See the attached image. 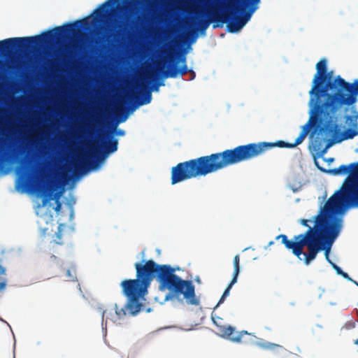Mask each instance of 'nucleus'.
Segmentation results:
<instances>
[{
  "mask_svg": "<svg viewBox=\"0 0 358 358\" xmlns=\"http://www.w3.org/2000/svg\"><path fill=\"white\" fill-rule=\"evenodd\" d=\"M308 105L309 120L302 127V130L294 143L283 141L252 143L180 162L171 169V184L175 185L198 176H205L230 165L256 157L275 147L293 148L303 141L311 127H315V130L326 135L338 133L341 130L340 126L336 124L338 110L324 106L322 103L313 101L311 99H309Z\"/></svg>",
  "mask_w": 358,
  "mask_h": 358,
  "instance_id": "1",
  "label": "nucleus"
},
{
  "mask_svg": "<svg viewBox=\"0 0 358 358\" xmlns=\"http://www.w3.org/2000/svg\"><path fill=\"white\" fill-rule=\"evenodd\" d=\"M342 222L341 218L320 217L316 222L315 231L309 229L304 234L294 236L292 241L288 240L285 234L277 236L275 239H281L285 248L291 250L300 260L303 259L306 265H309L319 252L324 250L327 260L340 275L343 271L331 261L329 252L334 241L341 232Z\"/></svg>",
  "mask_w": 358,
  "mask_h": 358,
  "instance_id": "2",
  "label": "nucleus"
},
{
  "mask_svg": "<svg viewBox=\"0 0 358 358\" xmlns=\"http://www.w3.org/2000/svg\"><path fill=\"white\" fill-rule=\"evenodd\" d=\"M325 78L318 84L312 85L308 94L311 100L322 103L338 111L343 106H352L357 102L358 79L347 82L341 76L333 77V71L324 73Z\"/></svg>",
  "mask_w": 358,
  "mask_h": 358,
  "instance_id": "3",
  "label": "nucleus"
},
{
  "mask_svg": "<svg viewBox=\"0 0 358 358\" xmlns=\"http://www.w3.org/2000/svg\"><path fill=\"white\" fill-rule=\"evenodd\" d=\"M323 172L334 176L350 173L341 187L325 203L320 217L338 218L336 215L343 213L348 208L358 207V162L349 165L342 164L331 169H320Z\"/></svg>",
  "mask_w": 358,
  "mask_h": 358,
  "instance_id": "4",
  "label": "nucleus"
},
{
  "mask_svg": "<svg viewBox=\"0 0 358 358\" xmlns=\"http://www.w3.org/2000/svg\"><path fill=\"white\" fill-rule=\"evenodd\" d=\"M176 270L170 265L162 271L160 275L159 287L160 290H169L170 294L177 299L180 296L189 305L198 306L199 299L195 294V287L191 280H182L175 273Z\"/></svg>",
  "mask_w": 358,
  "mask_h": 358,
  "instance_id": "5",
  "label": "nucleus"
},
{
  "mask_svg": "<svg viewBox=\"0 0 358 358\" xmlns=\"http://www.w3.org/2000/svg\"><path fill=\"white\" fill-rule=\"evenodd\" d=\"M260 0H229L224 6V13L229 15L227 21V30L230 33L239 31L250 20L253 13L257 9Z\"/></svg>",
  "mask_w": 358,
  "mask_h": 358,
  "instance_id": "6",
  "label": "nucleus"
},
{
  "mask_svg": "<svg viewBox=\"0 0 358 358\" xmlns=\"http://www.w3.org/2000/svg\"><path fill=\"white\" fill-rule=\"evenodd\" d=\"M101 145H96L90 153L84 156L81 160L73 164L75 171L84 172L90 169H95L110 153L117 150L118 141L111 134L100 136Z\"/></svg>",
  "mask_w": 358,
  "mask_h": 358,
  "instance_id": "7",
  "label": "nucleus"
},
{
  "mask_svg": "<svg viewBox=\"0 0 358 358\" xmlns=\"http://www.w3.org/2000/svg\"><path fill=\"white\" fill-rule=\"evenodd\" d=\"M350 106V115H346L344 117L345 124L350 127L345 129L339 136L337 134L340 133V131L336 134H331L334 136V139L316 138L314 141L313 146L317 154L322 155L326 153L334 142L341 143L345 140L352 139L358 135V111L355 106Z\"/></svg>",
  "mask_w": 358,
  "mask_h": 358,
  "instance_id": "8",
  "label": "nucleus"
},
{
  "mask_svg": "<svg viewBox=\"0 0 358 358\" xmlns=\"http://www.w3.org/2000/svg\"><path fill=\"white\" fill-rule=\"evenodd\" d=\"M123 294L128 298L126 308L129 314L136 315L140 312L143 304L140 299L148 293V286L138 278L124 280L120 284Z\"/></svg>",
  "mask_w": 358,
  "mask_h": 358,
  "instance_id": "9",
  "label": "nucleus"
},
{
  "mask_svg": "<svg viewBox=\"0 0 358 358\" xmlns=\"http://www.w3.org/2000/svg\"><path fill=\"white\" fill-rule=\"evenodd\" d=\"M136 278L143 283L150 287L154 278H157L158 282L160 281V275L162 271L166 270L168 264H158L155 261L150 259L144 263L136 262L134 264Z\"/></svg>",
  "mask_w": 358,
  "mask_h": 358,
  "instance_id": "10",
  "label": "nucleus"
},
{
  "mask_svg": "<svg viewBox=\"0 0 358 358\" xmlns=\"http://www.w3.org/2000/svg\"><path fill=\"white\" fill-rule=\"evenodd\" d=\"M168 62H172V64H169L167 69L162 72V77L174 78L178 76H182L187 73H189L191 76L189 80H192L195 78V72L192 69H188L186 64V57L185 56H182L177 59V62H181L182 64L180 68L176 66L175 62H176V58H173L171 54H170L169 58H162L160 61L157 62V67L159 70L161 71L162 65L164 66Z\"/></svg>",
  "mask_w": 358,
  "mask_h": 358,
  "instance_id": "11",
  "label": "nucleus"
},
{
  "mask_svg": "<svg viewBox=\"0 0 358 358\" xmlns=\"http://www.w3.org/2000/svg\"><path fill=\"white\" fill-rule=\"evenodd\" d=\"M229 17L227 13H224V11L221 13L217 8L208 9L202 13L201 17L197 19L196 29L201 34L205 33L210 23L213 22L221 24L226 23Z\"/></svg>",
  "mask_w": 358,
  "mask_h": 358,
  "instance_id": "12",
  "label": "nucleus"
},
{
  "mask_svg": "<svg viewBox=\"0 0 358 358\" xmlns=\"http://www.w3.org/2000/svg\"><path fill=\"white\" fill-rule=\"evenodd\" d=\"M34 189L36 191L41 192L43 196V206H45L50 200L55 199L56 203V206L55 208V210L56 212H59L62 208V203L59 201V198L60 196L59 194H53V192L55 190V187L52 185H40L36 184L34 186Z\"/></svg>",
  "mask_w": 358,
  "mask_h": 358,
  "instance_id": "13",
  "label": "nucleus"
},
{
  "mask_svg": "<svg viewBox=\"0 0 358 358\" xmlns=\"http://www.w3.org/2000/svg\"><path fill=\"white\" fill-rule=\"evenodd\" d=\"M121 0H108L102 3L93 12L95 20H103L110 15V8L113 7L115 3H120Z\"/></svg>",
  "mask_w": 358,
  "mask_h": 358,
  "instance_id": "14",
  "label": "nucleus"
},
{
  "mask_svg": "<svg viewBox=\"0 0 358 358\" xmlns=\"http://www.w3.org/2000/svg\"><path fill=\"white\" fill-rule=\"evenodd\" d=\"M316 70L317 72L314 75L312 85H314L316 82L317 84L321 83L325 78L324 73L327 71V62L326 59H322L317 64H316Z\"/></svg>",
  "mask_w": 358,
  "mask_h": 358,
  "instance_id": "15",
  "label": "nucleus"
},
{
  "mask_svg": "<svg viewBox=\"0 0 358 358\" xmlns=\"http://www.w3.org/2000/svg\"><path fill=\"white\" fill-rule=\"evenodd\" d=\"M142 99H138L136 97H134V100L133 98H131L130 101L132 102L131 106H130V109L131 111L134 110L137 107L148 104L150 103L152 100V94L150 90H145L142 92Z\"/></svg>",
  "mask_w": 358,
  "mask_h": 358,
  "instance_id": "16",
  "label": "nucleus"
},
{
  "mask_svg": "<svg viewBox=\"0 0 358 358\" xmlns=\"http://www.w3.org/2000/svg\"><path fill=\"white\" fill-rule=\"evenodd\" d=\"M152 14L156 13L162 6V0H136Z\"/></svg>",
  "mask_w": 358,
  "mask_h": 358,
  "instance_id": "17",
  "label": "nucleus"
},
{
  "mask_svg": "<svg viewBox=\"0 0 358 358\" xmlns=\"http://www.w3.org/2000/svg\"><path fill=\"white\" fill-rule=\"evenodd\" d=\"M106 321V323L109 320L113 323L118 322L119 318L117 315V313L115 311L114 307L107 308L102 312V322Z\"/></svg>",
  "mask_w": 358,
  "mask_h": 358,
  "instance_id": "18",
  "label": "nucleus"
},
{
  "mask_svg": "<svg viewBox=\"0 0 358 358\" xmlns=\"http://www.w3.org/2000/svg\"><path fill=\"white\" fill-rule=\"evenodd\" d=\"M324 206L320 209V210L319 211L318 214H317V215L314 217L315 225H314V227H310V226H309V224H308V222H310V220H306V219H301V220H300V223H301L303 226L306 227H308V229L307 231H308L309 229H312V230H313V231H315V229H316V222H317V220L319 218H320V215H323V213H322V210H323V209H324ZM322 217L321 216V218H322Z\"/></svg>",
  "mask_w": 358,
  "mask_h": 358,
  "instance_id": "19",
  "label": "nucleus"
},
{
  "mask_svg": "<svg viewBox=\"0 0 358 358\" xmlns=\"http://www.w3.org/2000/svg\"><path fill=\"white\" fill-rule=\"evenodd\" d=\"M237 282V280L231 279L230 283L227 286V287L224 291L221 298L219 300V302L217 303V306L220 303H222L225 300L226 297H227L229 295L230 289H231L232 286Z\"/></svg>",
  "mask_w": 358,
  "mask_h": 358,
  "instance_id": "20",
  "label": "nucleus"
},
{
  "mask_svg": "<svg viewBox=\"0 0 358 358\" xmlns=\"http://www.w3.org/2000/svg\"><path fill=\"white\" fill-rule=\"evenodd\" d=\"M240 256L239 255H235L234 258V273H233V279L237 280L239 272H240Z\"/></svg>",
  "mask_w": 358,
  "mask_h": 358,
  "instance_id": "21",
  "label": "nucleus"
},
{
  "mask_svg": "<svg viewBox=\"0 0 358 358\" xmlns=\"http://www.w3.org/2000/svg\"><path fill=\"white\" fill-rule=\"evenodd\" d=\"M116 110L122 113V115H121L120 116V119H119V121L120 122H124L127 117V115L124 114V110H125V108H124V105L122 102H120L117 106H116Z\"/></svg>",
  "mask_w": 358,
  "mask_h": 358,
  "instance_id": "22",
  "label": "nucleus"
},
{
  "mask_svg": "<svg viewBox=\"0 0 358 358\" xmlns=\"http://www.w3.org/2000/svg\"><path fill=\"white\" fill-rule=\"evenodd\" d=\"M114 308L115 313H117V315L118 316L119 320L122 319L127 315V311L129 312V310L126 308V305L121 308H118L117 304L114 305Z\"/></svg>",
  "mask_w": 358,
  "mask_h": 358,
  "instance_id": "23",
  "label": "nucleus"
},
{
  "mask_svg": "<svg viewBox=\"0 0 358 358\" xmlns=\"http://www.w3.org/2000/svg\"><path fill=\"white\" fill-rule=\"evenodd\" d=\"M220 331L225 336H231L234 331V328L228 326V327H220Z\"/></svg>",
  "mask_w": 358,
  "mask_h": 358,
  "instance_id": "24",
  "label": "nucleus"
},
{
  "mask_svg": "<svg viewBox=\"0 0 358 358\" xmlns=\"http://www.w3.org/2000/svg\"><path fill=\"white\" fill-rule=\"evenodd\" d=\"M262 346L263 348L267 349V350H275L276 348H280L283 350H285L281 345L275 344V343H267L263 344Z\"/></svg>",
  "mask_w": 358,
  "mask_h": 358,
  "instance_id": "25",
  "label": "nucleus"
},
{
  "mask_svg": "<svg viewBox=\"0 0 358 358\" xmlns=\"http://www.w3.org/2000/svg\"><path fill=\"white\" fill-rule=\"evenodd\" d=\"M0 55L6 56V39L0 41Z\"/></svg>",
  "mask_w": 358,
  "mask_h": 358,
  "instance_id": "26",
  "label": "nucleus"
},
{
  "mask_svg": "<svg viewBox=\"0 0 358 358\" xmlns=\"http://www.w3.org/2000/svg\"><path fill=\"white\" fill-rule=\"evenodd\" d=\"M248 334H249L247 331H242V332L239 333L237 336H232L231 338V340L234 342H241V338H242L243 336L248 335Z\"/></svg>",
  "mask_w": 358,
  "mask_h": 358,
  "instance_id": "27",
  "label": "nucleus"
},
{
  "mask_svg": "<svg viewBox=\"0 0 358 358\" xmlns=\"http://www.w3.org/2000/svg\"><path fill=\"white\" fill-rule=\"evenodd\" d=\"M164 84L163 83H155L153 84V85L152 86V91H154V92H158L159 91V87L160 85H164Z\"/></svg>",
  "mask_w": 358,
  "mask_h": 358,
  "instance_id": "28",
  "label": "nucleus"
},
{
  "mask_svg": "<svg viewBox=\"0 0 358 358\" xmlns=\"http://www.w3.org/2000/svg\"><path fill=\"white\" fill-rule=\"evenodd\" d=\"M340 275H342L343 278L348 279V280L352 281L355 284H356L358 286V282H357L356 281H355L352 278H350L349 275L347 273L342 271Z\"/></svg>",
  "mask_w": 358,
  "mask_h": 358,
  "instance_id": "29",
  "label": "nucleus"
},
{
  "mask_svg": "<svg viewBox=\"0 0 358 358\" xmlns=\"http://www.w3.org/2000/svg\"><path fill=\"white\" fill-rule=\"evenodd\" d=\"M66 275L71 280H73L75 278V276L72 274V272L70 269L66 271Z\"/></svg>",
  "mask_w": 358,
  "mask_h": 358,
  "instance_id": "30",
  "label": "nucleus"
},
{
  "mask_svg": "<svg viewBox=\"0 0 358 358\" xmlns=\"http://www.w3.org/2000/svg\"><path fill=\"white\" fill-rule=\"evenodd\" d=\"M115 134L117 136H124V131L122 129H119L115 131Z\"/></svg>",
  "mask_w": 358,
  "mask_h": 358,
  "instance_id": "31",
  "label": "nucleus"
},
{
  "mask_svg": "<svg viewBox=\"0 0 358 358\" xmlns=\"http://www.w3.org/2000/svg\"><path fill=\"white\" fill-rule=\"evenodd\" d=\"M101 115L99 113H97L96 115L95 122L96 123H99L100 119L101 118Z\"/></svg>",
  "mask_w": 358,
  "mask_h": 358,
  "instance_id": "32",
  "label": "nucleus"
},
{
  "mask_svg": "<svg viewBox=\"0 0 358 358\" xmlns=\"http://www.w3.org/2000/svg\"><path fill=\"white\" fill-rule=\"evenodd\" d=\"M5 286H6V283L5 282H0V290L1 289H3L5 287Z\"/></svg>",
  "mask_w": 358,
  "mask_h": 358,
  "instance_id": "33",
  "label": "nucleus"
},
{
  "mask_svg": "<svg viewBox=\"0 0 358 358\" xmlns=\"http://www.w3.org/2000/svg\"><path fill=\"white\" fill-rule=\"evenodd\" d=\"M273 243H274V242L273 241H271L268 243V245H272Z\"/></svg>",
  "mask_w": 358,
  "mask_h": 358,
  "instance_id": "34",
  "label": "nucleus"
},
{
  "mask_svg": "<svg viewBox=\"0 0 358 358\" xmlns=\"http://www.w3.org/2000/svg\"><path fill=\"white\" fill-rule=\"evenodd\" d=\"M149 78H150V79L153 80V79H154V77H153V76H152V75H150V76H149Z\"/></svg>",
  "mask_w": 358,
  "mask_h": 358,
  "instance_id": "35",
  "label": "nucleus"
},
{
  "mask_svg": "<svg viewBox=\"0 0 358 358\" xmlns=\"http://www.w3.org/2000/svg\"><path fill=\"white\" fill-rule=\"evenodd\" d=\"M213 322L214 324H217L216 322L213 320Z\"/></svg>",
  "mask_w": 358,
  "mask_h": 358,
  "instance_id": "36",
  "label": "nucleus"
}]
</instances>
